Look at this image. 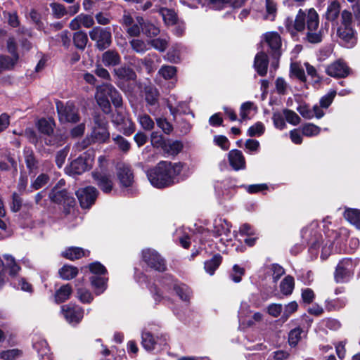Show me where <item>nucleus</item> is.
<instances>
[{
	"instance_id": "nucleus-11",
	"label": "nucleus",
	"mask_w": 360,
	"mask_h": 360,
	"mask_svg": "<svg viewBox=\"0 0 360 360\" xmlns=\"http://www.w3.org/2000/svg\"><path fill=\"white\" fill-rule=\"evenodd\" d=\"M142 260L151 269L163 273L167 269L166 259L155 250L147 248L142 250Z\"/></svg>"
},
{
	"instance_id": "nucleus-17",
	"label": "nucleus",
	"mask_w": 360,
	"mask_h": 360,
	"mask_svg": "<svg viewBox=\"0 0 360 360\" xmlns=\"http://www.w3.org/2000/svg\"><path fill=\"white\" fill-rule=\"evenodd\" d=\"M92 177L98 188L105 194L110 193L113 188V182L110 176L99 171L92 172Z\"/></svg>"
},
{
	"instance_id": "nucleus-26",
	"label": "nucleus",
	"mask_w": 360,
	"mask_h": 360,
	"mask_svg": "<svg viewBox=\"0 0 360 360\" xmlns=\"http://www.w3.org/2000/svg\"><path fill=\"white\" fill-rule=\"evenodd\" d=\"M121 56L115 49H109L102 54V62L106 67H115L120 64Z\"/></svg>"
},
{
	"instance_id": "nucleus-30",
	"label": "nucleus",
	"mask_w": 360,
	"mask_h": 360,
	"mask_svg": "<svg viewBox=\"0 0 360 360\" xmlns=\"http://www.w3.org/2000/svg\"><path fill=\"white\" fill-rule=\"evenodd\" d=\"M158 338L151 332L143 330L141 333V346L148 352L153 351L158 343Z\"/></svg>"
},
{
	"instance_id": "nucleus-43",
	"label": "nucleus",
	"mask_w": 360,
	"mask_h": 360,
	"mask_svg": "<svg viewBox=\"0 0 360 360\" xmlns=\"http://www.w3.org/2000/svg\"><path fill=\"white\" fill-rule=\"evenodd\" d=\"M148 288L155 300V304H159L166 297L163 295L162 290L155 283H150Z\"/></svg>"
},
{
	"instance_id": "nucleus-53",
	"label": "nucleus",
	"mask_w": 360,
	"mask_h": 360,
	"mask_svg": "<svg viewBox=\"0 0 360 360\" xmlns=\"http://www.w3.org/2000/svg\"><path fill=\"white\" fill-rule=\"evenodd\" d=\"M158 56L155 53H150L143 58L141 59V63L148 71H153L154 69L155 60H158Z\"/></svg>"
},
{
	"instance_id": "nucleus-42",
	"label": "nucleus",
	"mask_w": 360,
	"mask_h": 360,
	"mask_svg": "<svg viewBox=\"0 0 360 360\" xmlns=\"http://www.w3.org/2000/svg\"><path fill=\"white\" fill-rule=\"evenodd\" d=\"M50 180V177L47 174H40L35 180L31 184V190H28L27 193L32 192L33 190H39L46 185Z\"/></svg>"
},
{
	"instance_id": "nucleus-12",
	"label": "nucleus",
	"mask_w": 360,
	"mask_h": 360,
	"mask_svg": "<svg viewBox=\"0 0 360 360\" xmlns=\"http://www.w3.org/2000/svg\"><path fill=\"white\" fill-rule=\"evenodd\" d=\"M165 278L169 282V283H165V286L168 287L169 289L172 288L181 301L190 302L193 291L188 285L181 282L172 274H167Z\"/></svg>"
},
{
	"instance_id": "nucleus-57",
	"label": "nucleus",
	"mask_w": 360,
	"mask_h": 360,
	"mask_svg": "<svg viewBox=\"0 0 360 360\" xmlns=\"http://www.w3.org/2000/svg\"><path fill=\"white\" fill-rule=\"evenodd\" d=\"M285 120L292 125L296 126L300 124L301 119L293 110L285 108L283 110Z\"/></svg>"
},
{
	"instance_id": "nucleus-64",
	"label": "nucleus",
	"mask_w": 360,
	"mask_h": 360,
	"mask_svg": "<svg viewBox=\"0 0 360 360\" xmlns=\"http://www.w3.org/2000/svg\"><path fill=\"white\" fill-rule=\"evenodd\" d=\"M156 124L159 128H160L162 131L169 135L173 131L172 124L167 121V120L165 117H159L156 119Z\"/></svg>"
},
{
	"instance_id": "nucleus-34",
	"label": "nucleus",
	"mask_w": 360,
	"mask_h": 360,
	"mask_svg": "<svg viewBox=\"0 0 360 360\" xmlns=\"http://www.w3.org/2000/svg\"><path fill=\"white\" fill-rule=\"evenodd\" d=\"M344 217L357 230L360 231V210L347 208L344 212Z\"/></svg>"
},
{
	"instance_id": "nucleus-10",
	"label": "nucleus",
	"mask_w": 360,
	"mask_h": 360,
	"mask_svg": "<svg viewBox=\"0 0 360 360\" xmlns=\"http://www.w3.org/2000/svg\"><path fill=\"white\" fill-rule=\"evenodd\" d=\"M89 34L90 39L95 41L96 49L100 51L108 49L112 43L111 28L110 27L96 26L89 31Z\"/></svg>"
},
{
	"instance_id": "nucleus-23",
	"label": "nucleus",
	"mask_w": 360,
	"mask_h": 360,
	"mask_svg": "<svg viewBox=\"0 0 360 360\" xmlns=\"http://www.w3.org/2000/svg\"><path fill=\"white\" fill-rule=\"evenodd\" d=\"M231 224L225 219H219L215 220L213 229L212 231V236L218 238L222 235L228 237L231 233Z\"/></svg>"
},
{
	"instance_id": "nucleus-38",
	"label": "nucleus",
	"mask_w": 360,
	"mask_h": 360,
	"mask_svg": "<svg viewBox=\"0 0 360 360\" xmlns=\"http://www.w3.org/2000/svg\"><path fill=\"white\" fill-rule=\"evenodd\" d=\"M295 288V279L290 275L286 276L280 283L281 292L286 296L290 295Z\"/></svg>"
},
{
	"instance_id": "nucleus-4",
	"label": "nucleus",
	"mask_w": 360,
	"mask_h": 360,
	"mask_svg": "<svg viewBox=\"0 0 360 360\" xmlns=\"http://www.w3.org/2000/svg\"><path fill=\"white\" fill-rule=\"evenodd\" d=\"M358 265L356 259L344 257L337 264L333 272V279L336 283H348L354 278L355 269Z\"/></svg>"
},
{
	"instance_id": "nucleus-63",
	"label": "nucleus",
	"mask_w": 360,
	"mask_h": 360,
	"mask_svg": "<svg viewBox=\"0 0 360 360\" xmlns=\"http://www.w3.org/2000/svg\"><path fill=\"white\" fill-rule=\"evenodd\" d=\"M176 68L170 65H163L159 72L165 79H171L176 75Z\"/></svg>"
},
{
	"instance_id": "nucleus-44",
	"label": "nucleus",
	"mask_w": 360,
	"mask_h": 360,
	"mask_svg": "<svg viewBox=\"0 0 360 360\" xmlns=\"http://www.w3.org/2000/svg\"><path fill=\"white\" fill-rule=\"evenodd\" d=\"M306 14L302 10L300 9L297 12V14L294 20L293 28L295 32H302L305 29V20H306Z\"/></svg>"
},
{
	"instance_id": "nucleus-60",
	"label": "nucleus",
	"mask_w": 360,
	"mask_h": 360,
	"mask_svg": "<svg viewBox=\"0 0 360 360\" xmlns=\"http://www.w3.org/2000/svg\"><path fill=\"white\" fill-rule=\"evenodd\" d=\"M290 72L302 82H307V77L304 69L296 63L290 65Z\"/></svg>"
},
{
	"instance_id": "nucleus-2",
	"label": "nucleus",
	"mask_w": 360,
	"mask_h": 360,
	"mask_svg": "<svg viewBox=\"0 0 360 360\" xmlns=\"http://www.w3.org/2000/svg\"><path fill=\"white\" fill-rule=\"evenodd\" d=\"M96 98L105 114L112 111L111 103L116 108H121L123 104L121 94L110 83H103L97 86Z\"/></svg>"
},
{
	"instance_id": "nucleus-20",
	"label": "nucleus",
	"mask_w": 360,
	"mask_h": 360,
	"mask_svg": "<svg viewBox=\"0 0 360 360\" xmlns=\"http://www.w3.org/2000/svg\"><path fill=\"white\" fill-rule=\"evenodd\" d=\"M117 176L121 186L127 188L132 186L134 183V174L129 166L124 165L118 167Z\"/></svg>"
},
{
	"instance_id": "nucleus-27",
	"label": "nucleus",
	"mask_w": 360,
	"mask_h": 360,
	"mask_svg": "<svg viewBox=\"0 0 360 360\" xmlns=\"http://www.w3.org/2000/svg\"><path fill=\"white\" fill-rule=\"evenodd\" d=\"M158 13L161 15L165 24L167 26H173L177 24L179 18L177 13L172 8L160 7Z\"/></svg>"
},
{
	"instance_id": "nucleus-35",
	"label": "nucleus",
	"mask_w": 360,
	"mask_h": 360,
	"mask_svg": "<svg viewBox=\"0 0 360 360\" xmlns=\"http://www.w3.org/2000/svg\"><path fill=\"white\" fill-rule=\"evenodd\" d=\"M72 41L74 46L83 51L89 41L87 34L82 30L77 31L73 34Z\"/></svg>"
},
{
	"instance_id": "nucleus-29",
	"label": "nucleus",
	"mask_w": 360,
	"mask_h": 360,
	"mask_svg": "<svg viewBox=\"0 0 360 360\" xmlns=\"http://www.w3.org/2000/svg\"><path fill=\"white\" fill-rule=\"evenodd\" d=\"M89 281L96 295H100L107 289L108 278L92 276L89 278Z\"/></svg>"
},
{
	"instance_id": "nucleus-59",
	"label": "nucleus",
	"mask_w": 360,
	"mask_h": 360,
	"mask_svg": "<svg viewBox=\"0 0 360 360\" xmlns=\"http://www.w3.org/2000/svg\"><path fill=\"white\" fill-rule=\"evenodd\" d=\"M253 105L254 103L252 101H246L241 104L240 107V122L250 119L248 114L250 113V111L251 110Z\"/></svg>"
},
{
	"instance_id": "nucleus-61",
	"label": "nucleus",
	"mask_w": 360,
	"mask_h": 360,
	"mask_svg": "<svg viewBox=\"0 0 360 360\" xmlns=\"http://www.w3.org/2000/svg\"><path fill=\"white\" fill-rule=\"evenodd\" d=\"M298 304L296 301H292L285 306L284 311L281 316V319L283 321L288 320V319L295 312L297 311Z\"/></svg>"
},
{
	"instance_id": "nucleus-6",
	"label": "nucleus",
	"mask_w": 360,
	"mask_h": 360,
	"mask_svg": "<svg viewBox=\"0 0 360 360\" xmlns=\"http://www.w3.org/2000/svg\"><path fill=\"white\" fill-rule=\"evenodd\" d=\"M150 141L154 148L162 149L164 153L168 155H176L184 148L181 141H172L169 139H165L158 131H153L151 133Z\"/></svg>"
},
{
	"instance_id": "nucleus-31",
	"label": "nucleus",
	"mask_w": 360,
	"mask_h": 360,
	"mask_svg": "<svg viewBox=\"0 0 360 360\" xmlns=\"http://www.w3.org/2000/svg\"><path fill=\"white\" fill-rule=\"evenodd\" d=\"M60 255L66 259L75 261L85 257V250L80 247L71 246L63 251Z\"/></svg>"
},
{
	"instance_id": "nucleus-36",
	"label": "nucleus",
	"mask_w": 360,
	"mask_h": 360,
	"mask_svg": "<svg viewBox=\"0 0 360 360\" xmlns=\"http://www.w3.org/2000/svg\"><path fill=\"white\" fill-rule=\"evenodd\" d=\"M340 13V4L338 0L332 1L327 7L326 18L328 21H335Z\"/></svg>"
},
{
	"instance_id": "nucleus-32",
	"label": "nucleus",
	"mask_w": 360,
	"mask_h": 360,
	"mask_svg": "<svg viewBox=\"0 0 360 360\" xmlns=\"http://www.w3.org/2000/svg\"><path fill=\"white\" fill-rule=\"evenodd\" d=\"M222 261L223 257L219 253L214 254L210 259L204 262L205 271L210 276L214 275L216 270L221 264Z\"/></svg>"
},
{
	"instance_id": "nucleus-39",
	"label": "nucleus",
	"mask_w": 360,
	"mask_h": 360,
	"mask_svg": "<svg viewBox=\"0 0 360 360\" xmlns=\"http://www.w3.org/2000/svg\"><path fill=\"white\" fill-rule=\"evenodd\" d=\"M44 143L49 146H60L64 143L63 135L58 132H52L49 135H46Z\"/></svg>"
},
{
	"instance_id": "nucleus-8",
	"label": "nucleus",
	"mask_w": 360,
	"mask_h": 360,
	"mask_svg": "<svg viewBox=\"0 0 360 360\" xmlns=\"http://www.w3.org/2000/svg\"><path fill=\"white\" fill-rule=\"evenodd\" d=\"M94 126L91 135L94 139V143H107L110 141V134L109 124L105 116L95 113L93 116Z\"/></svg>"
},
{
	"instance_id": "nucleus-14",
	"label": "nucleus",
	"mask_w": 360,
	"mask_h": 360,
	"mask_svg": "<svg viewBox=\"0 0 360 360\" xmlns=\"http://www.w3.org/2000/svg\"><path fill=\"white\" fill-rule=\"evenodd\" d=\"M61 310L65 319L70 323L77 324L84 317V311L83 308L72 302L63 305Z\"/></svg>"
},
{
	"instance_id": "nucleus-13",
	"label": "nucleus",
	"mask_w": 360,
	"mask_h": 360,
	"mask_svg": "<svg viewBox=\"0 0 360 360\" xmlns=\"http://www.w3.org/2000/svg\"><path fill=\"white\" fill-rule=\"evenodd\" d=\"M80 207L82 209H89L95 203L98 195V190L91 186L80 188L76 192Z\"/></svg>"
},
{
	"instance_id": "nucleus-52",
	"label": "nucleus",
	"mask_w": 360,
	"mask_h": 360,
	"mask_svg": "<svg viewBox=\"0 0 360 360\" xmlns=\"http://www.w3.org/2000/svg\"><path fill=\"white\" fill-rule=\"evenodd\" d=\"M30 18L32 22L34 24L35 28L39 31L44 29V24L42 21L41 14L36 9L32 8L30 11Z\"/></svg>"
},
{
	"instance_id": "nucleus-28",
	"label": "nucleus",
	"mask_w": 360,
	"mask_h": 360,
	"mask_svg": "<svg viewBox=\"0 0 360 360\" xmlns=\"http://www.w3.org/2000/svg\"><path fill=\"white\" fill-rule=\"evenodd\" d=\"M25 162L30 174L34 172L38 169L39 160L37 159L33 150L31 148H25L23 150Z\"/></svg>"
},
{
	"instance_id": "nucleus-7",
	"label": "nucleus",
	"mask_w": 360,
	"mask_h": 360,
	"mask_svg": "<svg viewBox=\"0 0 360 360\" xmlns=\"http://www.w3.org/2000/svg\"><path fill=\"white\" fill-rule=\"evenodd\" d=\"M95 158V152L88 150L70 162L66 167L67 173L70 175H80L92 168Z\"/></svg>"
},
{
	"instance_id": "nucleus-5",
	"label": "nucleus",
	"mask_w": 360,
	"mask_h": 360,
	"mask_svg": "<svg viewBox=\"0 0 360 360\" xmlns=\"http://www.w3.org/2000/svg\"><path fill=\"white\" fill-rule=\"evenodd\" d=\"M50 200L63 209L65 215H68L76 205L73 194L67 189H59L58 184L53 186L49 193Z\"/></svg>"
},
{
	"instance_id": "nucleus-62",
	"label": "nucleus",
	"mask_w": 360,
	"mask_h": 360,
	"mask_svg": "<svg viewBox=\"0 0 360 360\" xmlns=\"http://www.w3.org/2000/svg\"><path fill=\"white\" fill-rule=\"evenodd\" d=\"M11 203L10 209L13 212H18L20 210L22 205V199L16 192H13L11 195Z\"/></svg>"
},
{
	"instance_id": "nucleus-56",
	"label": "nucleus",
	"mask_w": 360,
	"mask_h": 360,
	"mask_svg": "<svg viewBox=\"0 0 360 360\" xmlns=\"http://www.w3.org/2000/svg\"><path fill=\"white\" fill-rule=\"evenodd\" d=\"M11 285L14 288L20 289L22 291L32 292L33 287L31 283L27 282L25 278H20L18 279V281L11 282Z\"/></svg>"
},
{
	"instance_id": "nucleus-18",
	"label": "nucleus",
	"mask_w": 360,
	"mask_h": 360,
	"mask_svg": "<svg viewBox=\"0 0 360 360\" xmlns=\"http://www.w3.org/2000/svg\"><path fill=\"white\" fill-rule=\"evenodd\" d=\"M228 160L230 166L235 171H239L246 168L245 158L242 151L238 149H233L229 152Z\"/></svg>"
},
{
	"instance_id": "nucleus-55",
	"label": "nucleus",
	"mask_w": 360,
	"mask_h": 360,
	"mask_svg": "<svg viewBox=\"0 0 360 360\" xmlns=\"http://www.w3.org/2000/svg\"><path fill=\"white\" fill-rule=\"evenodd\" d=\"M18 60L13 56L11 58L8 56L1 55L0 56V67L8 70H13Z\"/></svg>"
},
{
	"instance_id": "nucleus-25",
	"label": "nucleus",
	"mask_w": 360,
	"mask_h": 360,
	"mask_svg": "<svg viewBox=\"0 0 360 360\" xmlns=\"http://www.w3.org/2000/svg\"><path fill=\"white\" fill-rule=\"evenodd\" d=\"M72 286L70 283L62 285L58 289L55 291L53 295L54 302L56 304H62L68 300L72 294Z\"/></svg>"
},
{
	"instance_id": "nucleus-21",
	"label": "nucleus",
	"mask_w": 360,
	"mask_h": 360,
	"mask_svg": "<svg viewBox=\"0 0 360 360\" xmlns=\"http://www.w3.org/2000/svg\"><path fill=\"white\" fill-rule=\"evenodd\" d=\"M269 62L268 56L265 52L260 51L256 54L254 60V68L259 76L266 75Z\"/></svg>"
},
{
	"instance_id": "nucleus-54",
	"label": "nucleus",
	"mask_w": 360,
	"mask_h": 360,
	"mask_svg": "<svg viewBox=\"0 0 360 360\" xmlns=\"http://www.w3.org/2000/svg\"><path fill=\"white\" fill-rule=\"evenodd\" d=\"M265 132V127L261 122H257L248 129L247 134L250 137L261 136Z\"/></svg>"
},
{
	"instance_id": "nucleus-50",
	"label": "nucleus",
	"mask_w": 360,
	"mask_h": 360,
	"mask_svg": "<svg viewBox=\"0 0 360 360\" xmlns=\"http://www.w3.org/2000/svg\"><path fill=\"white\" fill-rule=\"evenodd\" d=\"M302 134L305 136H314L319 134L321 131V128L313 124V123H306L302 126Z\"/></svg>"
},
{
	"instance_id": "nucleus-49",
	"label": "nucleus",
	"mask_w": 360,
	"mask_h": 360,
	"mask_svg": "<svg viewBox=\"0 0 360 360\" xmlns=\"http://www.w3.org/2000/svg\"><path fill=\"white\" fill-rule=\"evenodd\" d=\"M53 15L56 19H60L68 15L65 6L60 3L53 2L50 4Z\"/></svg>"
},
{
	"instance_id": "nucleus-58",
	"label": "nucleus",
	"mask_w": 360,
	"mask_h": 360,
	"mask_svg": "<svg viewBox=\"0 0 360 360\" xmlns=\"http://www.w3.org/2000/svg\"><path fill=\"white\" fill-rule=\"evenodd\" d=\"M77 297L84 304H90L94 300L91 292L84 288H78L77 290Z\"/></svg>"
},
{
	"instance_id": "nucleus-41",
	"label": "nucleus",
	"mask_w": 360,
	"mask_h": 360,
	"mask_svg": "<svg viewBox=\"0 0 360 360\" xmlns=\"http://www.w3.org/2000/svg\"><path fill=\"white\" fill-rule=\"evenodd\" d=\"M304 332L300 326L292 329L288 333V343L290 347H295L302 338V333Z\"/></svg>"
},
{
	"instance_id": "nucleus-45",
	"label": "nucleus",
	"mask_w": 360,
	"mask_h": 360,
	"mask_svg": "<svg viewBox=\"0 0 360 360\" xmlns=\"http://www.w3.org/2000/svg\"><path fill=\"white\" fill-rule=\"evenodd\" d=\"M141 31L147 37L150 38L158 36L160 32V28L149 21H146V23L143 24Z\"/></svg>"
},
{
	"instance_id": "nucleus-19",
	"label": "nucleus",
	"mask_w": 360,
	"mask_h": 360,
	"mask_svg": "<svg viewBox=\"0 0 360 360\" xmlns=\"http://www.w3.org/2000/svg\"><path fill=\"white\" fill-rule=\"evenodd\" d=\"M265 41L272 51V56L278 58L281 55V38L276 32H268L265 35Z\"/></svg>"
},
{
	"instance_id": "nucleus-16",
	"label": "nucleus",
	"mask_w": 360,
	"mask_h": 360,
	"mask_svg": "<svg viewBox=\"0 0 360 360\" xmlns=\"http://www.w3.org/2000/svg\"><path fill=\"white\" fill-rule=\"evenodd\" d=\"M350 68L342 60H338L328 65L326 72L334 78H345L349 75Z\"/></svg>"
},
{
	"instance_id": "nucleus-24",
	"label": "nucleus",
	"mask_w": 360,
	"mask_h": 360,
	"mask_svg": "<svg viewBox=\"0 0 360 360\" xmlns=\"http://www.w3.org/2000/svg\"><path fill=\"white\" fill-rule=\"evenodd\" d=\"M121 24L126 27V32L130 37H139L140 35V27L134 23L133 17L129 13H124L122 16Z\"/></svg>"
},
{
	"instance_id": "nucleus-9",
	"label": "nucleus",
	"mask_w": 360,
	"mask_h": 360,
	"mask_svg": "<svg viewBox=\"0 0 360 360\" xmlns=\"http://www.w3.org/2000/svg\"><path fill=\"white\" fill-rule=\"evenodd\" d=\"M114 75L117 79V85L125 92H131L134 89L136 80V73L129 66L123 65L114 69Z\"/></svg>"
},
{
	"instance_id": "nucleus-1",
	"label": "nucleus",
	"mask_w": 360,
	"mask_h": 360,
	"mask_svg": "<svg viewBox=\"0 0 360 360\" xmlns=\"http://www.w3.org/2000/svg\"><path fill=\"white\" fill-rule=\"evenodd\" d=\"M184 164L161 160L155 166L146 171L150 184L156 188L164 189L179 182L178 176L181 173Z\"/></svg>"
},
{
	"instance_id": "nucleus-3",
	"label": "nucleus",
	"mask_w": 360,
	"mask_h": 360,
	"mask_svg": "<svg viewBox=\"0 0 360 360\" xmlns=\"http://www.w3.org/2000/svg\"><path fill=\"white\" fill-rule=\"evenodd\" d=\"M337 36L340 43L348 49L354 47L358 41V34L353 26L352 12L343 10L341 13L340 24L337 28Z\"/></svg>"
},
{
	"instance_id": "nucleus-51",
	"label": "nucleus",
	"mask_w": 360,
	"mask_h": 360,
	"mask_svg": "<svg viewBox=\"0 0 360 360\" xmlns=\"http://www.w3.org/2000/svg\"><path fill=\"white\" fill-rule=\"evenodd\" d=\"M89 271L94 274V276H103L108 274V270L105 266L102 264L100 262H94L88 266Z\"/></svg>"
},
{
	"instance_id": "nucleus-48",
	"label": "nucleus",
	"mask_w": 360,
	"mask_h": 360,
	"mask_svg": "<svg viewBox=\"0 0 360 360\" xmlns=\"http://www.w3.org/2000/svg\"><path fill=\"white\" fill-rule=\"evenodd\" d=\"M245 274V269L238 264H234L232 271L229 274V278L234 283H238L242 281L243 276Z\"/></svg>"
},
{
	"instance_id": "nucleus-40",
	"label": "nucleus",
	"mask_w": 360,
	"mask_h": 360,
	"mask_svg": "<svg viewBox=\"0 0 360 360\" xmlns=\"http://www.w3.org/2000/svg\"><path fill=\"white\" fill-rule=\"evenodd\" d=\"M36 127L39 132L43 135H49L53 132V127L46 118H40L36 122Z\"/></svg>"
},
{
	"instance_id": "nucleus-47",
	"label": "nucleus",
	"mask_w": 360,
	"mask_h": 360,
	"mask_svg": "<svg viewBox=\"0 0 360 360\" xmlns=\"http://www.w3.org/2000/svg\"><path fill=\"white\" fill-rule=\"evenodd\" d=\"M322 236L321 233L315 234L314 238H311L309 242V252L311 254L317 255L319 249L323 245Z\"/></svg>"
},
{
	"instance_id": "nucleus-33",
	"label": "nucleus",
	"mask_w": 360,
	"mask_h": 360,
	"mask_svg": "<svg viewBox=\"0 0 360 360\" xmlns=\"http://www.w3.org/2000/svg\"><path fill=\"white\" fill-rule=\"evenodd\" d=\"M78 274V268L71 264H65L58 269L59 277L64 281H70L77 277Z\"/></svg>"
},
{
	"instance_id": "nucleus-37",
	"label": "nucleus",
	"mask_w": 360,
	"mask_h": 360,
	"mask_svg": "<svg viewBox=\"0 0 360 360\" xmlns=\"http://www.w3.org/2000/svg\"><path fill=\"white\" fill-rule=\"evenodd\" d=\"M307 27L308 32L316 31L319 25V16L314 8H310L307 15Z\"/></svg>"
},
{
	"instance_id": "nucleus-46",
	"label": "nucleus",
	"mask_w": 360,
	"mask_h": 360,
	"mask_svg": "<svg viewBox=\"0 0 360 360\" xmlns=\"http://www.w3.org/2000/svg\"><path fill=\"white\" fill-rule=\"evenodd\" d=\"M159 93L156 89L148 87L145 91V100L148 105H155L158 101Z\"/></svg>"
},
{
	"instance_id": "nucleus-22",
	"label": "nucleus",
	"mask_w": 360,
	"mask_h": 360,
	"mask_svg": "<svg viewBox=\"0 0 360 360\" xmlns=\"http://www.w3.org/2000/svg\"><path fill=\"white\" fill-rule=\"evenodd\" d=\"M33 348L38 354L40 360H51L53 353L51 352L50 347L47 341L44 339H40L33 343Z\"/></svg>"
},
{
	"instance_id": "nucleus-15",
	"label": "nucleus",
	"mask_w": 360,
	"mask_h": 360,
	"mask_svg": "<svg viewBox=\"0 0 360 360\" xmlns=\"http://www.w3.org/2000/svg\"><path fill=\"white\" fill-rule=\"evenodd\" d=\"M56 108L60 120L71 123H77L79 121V115L72 104L63 106L62 102L58 101Z\"/></svg>"
}]
</instances>
